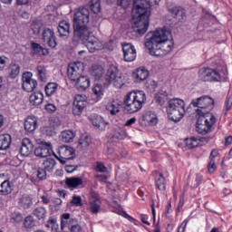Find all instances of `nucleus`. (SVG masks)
I'll list each match as a JSON object with an SVG mask.
<instances>
[{
	"instance_id": "obj_18",
	"label": "nucleus",
	"mask_w": 232,
	"mask_h": 232,
	"mask_svg": "<svg viewBox=\"0 0 232 232\" xmlns=\"http://www.w3.org/2000/svg\"><path fill=\"white\" fill-rule=\"evenodd\" d=\"M72 222H73V219L70 218V214H63L61 221L62 229H64V227H69L71 232H82V227H81V225L70 226Z\"/></svg>"
},
{
	"instance_id": "obj_38",
	"label": "nucleus",
	"mask_w": 232,
	"mask_h": 232,
	"mask_svg": "<svg viewBox=\"0 0 232 232\" xmlns=\"http://www.w3.org/2000/svg\"><path fill=\"white\" fill-rule=\"evenodd\" d=\"M59 85L55 82H49L45 86V93L48 97H52L55 92H57V88Z\"/></svg>"
},
{
	"instance_id": "obj_35",
	"label": "nucleus",
	"mask_w": 232,
	"mask_h": 232,
	"mask_svg": "<svg viewBox=\"0 0 232 232\" xmlns=\"http://www.w3.org/2000/svg\"><path fill=\"white\" fill-rule=\"evenodd\" d=\"M106 110L111 113V115H117V113L121 111V105L119 102L113 101L107 104Z\"/></svg>"
},
{
	"instance_id": "obj_23",
	"label": "nucleus",
	"mask_w": 232,
	"mask_h": 232,
	"mask_svg": "<svg viewBox=\"0 0 232 232\" xmlns=\"http://www.w3.org/2000/svg\"><path fill=\"white\" fill-rule=\"evenodd\" d=\"M133 77L137 82H142V81H146L150 77V72L144 67H140L133 72Z\"/></svg>"
},
{
	"instance_id": "obj_46",
	"label": "nucleus",
	"mask_w": 232,
	"mask_h": 232,
	"mask_svg": "<svg viewBox=\"0 0 232 232\" xmlns=\"http://www.w3.org/2000/svg\"><path fill=\"white\" fill-rule=\"evenodd\" d=\"M46 227H50L52 231L57 232V230L59 229V225L57 224V220L53 218H50L47 221Z\"/></svg>"
},
{
	"instance_id": "obj_37",
	"label": "nucleus",
	"mask_w": 232,
	"mask_h": 232,
	"mask_svg": "<svg viewBox=\"0 0 232 232\" xmlns=\"http://www.w3.org/2000/svg\"><path fill=\"white\" fill-rule=\"evenodd\" d=\"M158 179L156 180V184L158 186V189L160 191H164L166 189V178H164V174L162 172H157Z\"/></svg>"
},
{
	"instance_id": "obj_61",
	"label": "nucleus",
	"mask_w": 232,
	"mask_h": 232,
	"mask_svg": "<svg viewBox=\"0 0 232 232\" xmlns=\"http://www.w3.org/2000/svg\"><path fill=\"white\" fill-rule=\"evenodd\" d=\"M135 122H137V118L133 117V118H130V120H127L124 126H127V127L132 126V124H135Z\"/></svg>"
},
{
	"instance_id": "obj_30",
	"label": "nucleus",
	"mask_w": 232,
	"mask_h": 232,
	"mask_svg": "<svg viewBox=\"0 0 232 232\" xmlns=\"http://www.w3.org/2000/svg\"><path fill=\"white\" fill-rule=\"evenodd\" d=\"M44 99V95L42 92H36L31 94L29 101L33 106H41L43 104V101Z\"/></svg>"
},
{
	"instance_id": "obj_63",
	"label": "nucleus",
	"mask_w": 232,
	"mask_h": 232,
	"mask_svg": "<svg viewBox=\"0 0 232 232\" xmlns=\"http://www.w3.org/2000/svg\"><path fill=\"white\" fill-rule=\"evenodd\" d=\"M13 220H14L17 224H19V222H23V216L21 214H15L13 217Z\"/></svg>"
},
{
	"instance_id": "obj_41",
	"label": "nucleus",
	"mask_w": 232,
	"mask_h": 232,
	"mask_svg": "<svg viewBox=\"0 0 232 232\" xmlns=\"http://www.w3.org/2000/svg\"><path fill=\"white\" fill-rule=\"evenodd\" d=\"M36 70L40 81H46V67H44V65H37Z\"/></svg>"
},
{
	"instance_id": "obj_45",
	"label": "nucleus",
	"mask_w": 232,
	"mask_h": 232,
	"mask_svg": "<svg viewBox=\"0 0 232 232\" xmlns=\"http://www.w3.org/2000/svg\"><path fill=\"white\" fill-rule=\"evenodd\" d=\"M92 75L96 81H101L102 75H104V69L102 67H98L92 71Z\"/></svg>"
},
{
	"instance_id": "obj_16",
	"label": "nucleus",
	"mask_w": 232,
	"mask_h": 232,
	"mask_svg": "<svg viewBox=\"0 0 232 232\" xmlns=\"http://www.w3.org/2000/svg\"><path fill=\"white\" fill-rule=\"evenodd\" d=\"M43 41L46 43L50 48L57 47V38L55 37L53 29L45 28L43 31Z\"/></svg>"
},
{
	"instance_id": "obj_6",
	"label": "nucleus",
	"mask_w": 232,
	"mask_h": 232,
	"mask_svg": "<svg viewBox=\"0 0 232 232\" xmlns=\"http://www.w3.org/2000/svg\"><path fill=\"white\" fill-rule=\"evenodd\" d=\"M191 104L194 108H198L196 110L198 115H211L209 111L215 107V100L209 96H202L192 100Z\"/></svg>"
},
{
	"instance_id": "obj_21",
	"label": "nucleus",
	"mask_w": 232,
	"mask_h": 232,
	"mask_svg": "<svg viewBox=\"0 0 232 232\" xmlns=\"http://www.w3.org/2000/svg\"><path fill=\"white\" fill-rule=\"evenodd\" d=\"M65 184L68 188L77 189V188H84V180L78 177L66 178Z\"/></svg>"
},
{
	"instance_id": "obj_11",
	"label": "nucleus",
	"mask_w": 232,
	"mask_h": 232,
	"mask_svg": "<svg viewBox=\"0 0 232 232\" xmlns=\"http://www.w3.org/2000/svg\"><path fill=\"white\" fill-rule=\"evenodd\" d=\"M199 79L204 82H213V81H220V73L214 69L208 67H203L198 71Z\"/></svg>"
},
{
	"instance_id": "obj_34",
	"label": "nucleus",
	"mask_w": 232,
	"mask_h": 232,
	"mask_svg": "<svg viewBox=\"0 0 232 232\" xmlns=\"http://www.w3.org/2000/svg\"><path fill=\"white\" fill-rule=\"evenodd\" d=\"M74 84H77L78 90H87V88H90V78L87 76H80Z\"/></svg>"
},
{
	"instance_id": "obj_53",
	"label": "nucleus",
	"mask_w": 232,
	"mask_h": 232,
	"mask_svg": "<svg viewBox=\"0 0 232 232\" xmlns=\"http://www.w3.org/2000/svg\"><path fill=\"white\" fill-rule=\"evenodd\" d=\"M49 122L52 128H59V126H61V120H59V118H53L49 120Z\"/></svg>"
},
{
	"instance_id": "obj_32",
	"label": "nucleus",
	"mask_w": 232,
	"mask_h": 232,
	"mask_svg": "<svg viewBox=\"0 0 232 232\" xmlns=\"http://www.w3.org/2000/svg\"><path fill=\"white\" fill-rule=\"evenodd\" d=\"M20 72L21 66L17 63H11L7 69L8 77H10V79H15L18 77Z\"/></svg>"
},
{
	"instance_id": "obj_58",
	"label": "nucleus",
	"mask_w": 232,
	"mask_h": 232,
	"mask_svg": "<svg viewBox=\"0 0 232 232\" xmlns=\"http://www.w3.org/2000/svg\"><path fill=\"white\" fill-rule=\"evenodd\" d=\"M232 108V96H228L226 102V111H229Z\"/></svg>"
},
{
	"instance_id": "obj_51",
	"label": "nucleus",
	"mask_w": 232,
	"mask_h": 232,
	"mask_svg": "<svg viewBox=\"0 0 232 232\" xmlns=\"http://www.w3.org/2000/svg\"><path fill=\"white\" fill-rule=\"evenodd\" d=\"M31 28L34 35H39V34H41V24L34 22Z\"/></svg>"
},
{
	"instance_id": "obj_44",
	"label": "nucleus",
	"mask_w": 232,
	"mask_h": 232,
	"mask_svg": "<svg viewBox=\"0 0 232 232\" xmlns=\"http://www.w3.org/2000/svg\"><path fill=\"white\" fill-rule=\"evenodd\" d=\"M91 10L93 14H99L101 12V0H92Z\"/></svg>"
},
{
	"instance_id": "obj_19",
	"label": "nucleus",
	"mask_w": 232,
	"mask_h": 232,
	"mask_svg": "<svg viewBox=\"0 0 232 232\" xmlns=\"http://www.w3.org/2000/svg\"><path fill=\"white\" fill-rule=\"evenodd\" d=\"M169 14H171L172 17L178 21V23H182L188 19V15L186 14V10L181 6H174L169 9Z\"/></svg>"
},
{
	"instance_id": "obj_9",
	"label": "nucleus",
	"mask_w": 232,
	"mask_h": 232,
	"mask_svg": "<svg viewBox=\"0 0 232 232\" xmlns=\"http://www.w3.org/2000/svg\"><path fill=\"white\" fill-rule=\"evenodd\" d=\"M84 72V65L81 62H74L69 63L67 68V77L72 81V82H77V79L82 75Z\"/></svg>"
},
{
	"instance_id": "obj_62",
	"label": "nucleus",
	"mask_w": 232,
	"mask_h": 232,
	"mask_svg": "<svg viewBox=\"0 0 232 232\" xmlns=\"http://www.w3.org/2000/svg\"><path fill=\"white\" fill-rule=\"evenodd\" d=\"M186 226H188V219H185L181 226L179 227L178 232H184L186 229Z\"/></svg>"
},
{
	"instance_id": "obj_24",
	"label": "nucleus",
	"mask_w": 232,
	"mask_h": 232,
	"mask_svg": "<svg viewBox=\"0 0 232 232\" xmlns=\"http://www.w3.org/2000/svg\"><path fill=\"white\" fill-rule=\"evenodd\" d=\"M10 144H12V136L10 134L0 135V151L8 150Z\"/></svg>"
},
{
	"instance_id": "obj_13",
	"label": "nucleus",
	"mask_w": 232,
	"mask_h": 232,
	"mask_svg": "<svg viewBox=\"0 0 232 232\" xmlns=\"http://www.w3.org/2000/svg\"><path fill=\"white\" fill-rule=\"evenodd\" d=\"M34 74L32 72H24L22 75V88L24 92H32L34 90L37 88V80L32 78Z\"/></svg>"
},
{
	"instance_id": "obj_43",
	"label": "nucleus",
	"mask_w": 232,
	"mask_h": 232,
	"mask_svg": "<svg viewBox=\"0 0 232 232\" xmlns=\"http://www.w3.org/2000/svg\"><path fill=\"white\" fill-rule=\"evenodd\" d=\"M200 143L198 142V138H195V137H192L190 139H187L186 140V145L187 147H188L190 150L193 149V148H197L198 147Z\"/></svg>"
},
{
	"instance_id": "obj_40",
	"label": "nucleus",
	"mask_w": 232,
	"mask_h": 232,
	"mask_svg": "<svg viewBox=\"0 0 232 232\" xmlns=\"http://www.w3.org/2000/svg\"><path fill=\"white\" fill-rule=\"evenodd\" d=\"M31 48L33 50V53H34L35 55H46V53H44V48H43V46H41V44L37 43H32Z\"/></svg>"
},
{
	"instance_id": "obj_57",
	"label": "nucleus",
	"mask_w": 232,
	"mask_h": 232,
	"mask_svg": "<svg viewBox=\"0 0 232 232\" xmlns=\"http://www.w3.org/2000/svg\"><path fill=\"white\" fill-rule=\"evenodd\" d=\"M45 110L46 111H48V113H53L57 111V107H55V105L52 103H48L47 105H45Z\"/></svg>"
},
{
	"instance_id": "obj_12",
	"label": "nucleus",
	"mask_w": 232,
	"mask_h": 232,
	"mask_svg": "<svg viewBox=\"0 0 232 232\" xmlns=\"http://www.w3.org/2000/svg\"><path fill=\"white\" fill-rule=\"evenodd\" d=\"M59 157L55 156L61 164H66V160H72L75 159V150L70 146H62L58 150Z\"/></svg>"
},
{
	"instance_id": "obj_8",
	"label": "nucleus",
	"mask_w": 232,
	"mask_h": 232,
	"mask_svg": "<svg viewBox=\"0 0 232 232\" xmlns=\"http://www.w3.org/2000/svg\"><path fill=\"white\" fill-rule=\"evenodd\" d=\"M105 81L109 84H111L112 82L116 88H121L122 84H124L122 76L119 73V69L115 65H111L109 67Z\"/></svg>"
},
{
	"instance_id": "obj_17",
	"label": "nucleus",
	"mask_w": 232,
	"mask_h": 232,
	"mask_svg": "<svg viewBox=\"0 0 232 232\" xmlns=\"http://www.w3.org/2000/svg\"><path fill=\"white\" fill-rule=\"evenodd\" d=\"M102 206V202L101 201V197L97 192H91L90 198V209L93 215H97L101 211V208Z\"/></svg>"
},
{
	"instance_id": "obj_42",
	"label": "nucleus",
	"mask_w": 232,
	"mask_h": 232,
	"mask_svg": "<svg viewBox=\"0 0 232 232\" xmlns=\"http://www.w3.org/2000/svg\"><path fill=\"white\" fill-rule=\"evenodd\" d=\"M24 226L26 229H32V227H35V219H34V217H26L24 222Z\"/></svg>"
},
{
	"instance_id": "obj_3",
	"label": "nucleus",
	"mask_w": 232,
	"mask_h": 232,
	"mask_svg": "<svg viewBox=\"0 0 232 232\" xmlns=\"http://www.w3.org/2000/svg\"><path fill=\"white\" fill-rule=\"evenodd\" d=\"M160 0H140L137 7L132 8V25L133 32L139 35H144L150 26V8L153 5H159Z\"/></svg>"
},
{
	"instance_id": "obj_29",
	"label": "nucleus",
	"mask_w": 232,
	"mask_h": 232,
	"mask_svg": "<svg viewBox=\"0 0 232 232\" xmlns=\"http://www.w3.org/2000/svg\"><path fill=\"white\" fill-rule=\"evenodd\" d=\"M18 204L20 208H23L24 209H29V208H32L34 205V199L30 196L24 195L19 198Z\"/></svg>"
},
{
	"instance_id": "obj_59",
	"label": "nucleus",
	"mask_w": 232,
	"mask_h": 232,
	"mask_svg": "<svg viewBox=\"0 0 232 232\" xmlns=\"http://www.w3.org/2000/svg\"><path fill=\"white\" fill-rule=\"evenodd\" d=\"M124 218H128L130 222H132V224H135V226H139V221L133 218L131 216L128 215L126 212H124Z\"/></svg>"
},
{
	"instance_id": "obj_47",
	"label": "nucleus",
	"mask_w": 232,
	"mask_h": 232,
	"mask_svg": "<svg viewBox=\"0 0 232 232\" xmlns=\"http://www.w3.org/2000/svg\"><path fill=\"white\" fill-rule=\"evenodd\" d=\"M155 101L160 106H164L166 101H168V97L162 93H158L155 95Z\"/></svg>"
},
{
	"instance_id": "obj_20",
	"label": "nucleus",
	"mask_w": 232,
	"mask_h": 232,
	"mask_svg": "<svg viewBox=\"0 0 232 232\" xmlns=\"http://www.w3.org/2000/svg\"><path fill=\"white\" fill-rule=\"evenodd\" d=\"M32 151H34V143H32V140L28 138H24L22 140V146L20 149V153L22 157H28L32 154Z\"/></svg>"
},
{
	"instance_id": "obj_50",
	"label": "nucleus",
	"mask_w": 232,
	"mask_h": 232,
	"mask_svg": "<svg viewBox=\"0 0 232 232\" xmlns=\"http://www.w3.org/2000/svg\"><path fill=\"white\" fill-rule=\"evenodd\" d=\"M95 170L98 171L99 173H106V171H108V168H106V166H104V163L97 162Z\"/></svg>"
},
{
	"instance_id": "obj_26",
	"label": "nucleus",
	"mask_w": 232,
	"mask_h": 232,
	"mask_svg": "<svg viewBox=\"0 0 232 232\" xmlns=\"http://www.w3.org/2000/svg\"><path fill=\"white\" fill-rule=\"evenodd\" d=\"M58 34H60V37H68V35H70V23L67 21L60 22L58 25Z\"/></svg>"
},
{
	"instance_id": "obj_48",
	"label": "nucleus",
	"mask_w": 232,
	"mask_h": 232,
	"mask_svg": "<svg viewBox=\"0 0 232 232\" xmlns=\"http://www.w3.org/2000/svg\"><path fill=\"white\" fill-rule=\"evenodd\" d=\"M200 182H202V176L197 174L195 179L190 181V186L194 188H198V186H200Z\"/></svg>"
},
{
	"instance_id": "obj_4",
	"label": "nucleus",
	"mask_w": 232,
	"mask_h": 232,
	"mask_svg": "<svg viewBox=\"0 0 232 232\" xmlns=\"http://www.w3.org/2000/svg\"><path fill=\"white\" fill-rule=\"evenodd\" d=\"M126 113H137L146 104V93L143 91L129 92L123 101Z\"/></svg>"
},
{
	"instance_id": "obj_5",
	"label": "nucleus",
	"mask_w": 232,
	"mask_h": 232,
	"mask_svg": "<svg viewBox=\"0 0 232 232\" xmlns=\"http://www.w3.org/2000/svg\"><path fill=\"white\" fill-rule=\"evenodd\" d=\"M167 113L169 119L174 122L182 121L184 115H186V103L183 100L179 98L169 100L168 102Z\"/></svg>"
},
{
	"instance_id": "obj_2",
	"label": "nucleus",
	"mask_w": 232,
	"mask_h": 232,
	"mask_svg": "<svg viewBox=\"0 0 232 232\" xmlns=\"http://www.w3.org/2000/svg\"><path fill=\"white\" fill-rule=\"evenodd\" d=\"M171 32L167 29H157L145 42V46L148 48L150 55L155 57H165L173 50V42L169 40Z\"/></svg>"
},
{
	"instance_id": "obj_15",
	"label": "nucleus",
	"mask_w": 232,
	"mask_h": 232,
	"mask_svg": "<svg viewBox=\"0 0 232 232\" xmlns=\"http://www.w3.org/2000/svg\"><path fill=\"white\" fill-rule=\"evenodd\" d=\"M122 52L124 61H126V63H133V61L137 59V50L135 49V46H133V44H123Z\"/></svg>"
},
{
	"instance_id": "obj_25",
	"label": "nucleus",
	"mask_w": 232,
	"mask_h": 232,
	"mask_svg": "<svg viewBox=\"0 0 232 232\" xmlns=\"http://www.w3.org/2000/svg\"><path fill=\"white\" fill-rule=\"evenodd\" d=\"M42 166L47 173H52L57 166V161L54 159L48 158L43 161Z\"/></svg>"
},
{
	"instance_id": "obj_55",
	"label": "nucleus",
	"mask_w": 232,
	"mask_h": 232,
	"mask_svg": "<svg viewBox=\"0 0 232 232\" xmlns=\"http://www.w3.org/2000/svg\"><path fill=\"white\" fill-rule=\"evenodd\" d=\"M208 168V173H215V171H217V164L215 163V160H210Z\"/></svg>"
},
{
	"instance_id": "obj_22",
	"label": "nucleus",
	"mask_w": 232,
	"mask_h": 232,
	"mask_svg": "<svg viewBox=\"0 0 232 232\" xmlns=\"http://www.w3.org/2000/svg\"><path fill=\"white\" fill-rule=\"evenodd\" d=\"M24 130L27 133H33L37 130V118L34 116H28L24 121Z\"/></svg>"
},
{
	"instance_id": "obj_60",
	"label": "nucleus",
	"mask_w": 232,
	"mask_h": 232,
	"mask_svg": "<svg viewBox=\"0 0 232 232\" xmlns=\"http://www.w3.org/2000/svg\"><path fill=\"white\" fill-rule=\"evenodd\" d=\"M183 207H184V195H181L177 207V211H180V209H182Z\"/></svg>"
},
{
	"instance_id": "obj_27",
	"label": "nucleus",
	"mask_w": 232,
	"mask_h": 232,
	"mask_svg": "<svg viewBox=\"0 0 232 232\" xmlns=\"http://www.w3.org/2000/svg\"><path fill=\"white\" fill-rule=\"evenodd\" d=\"M33 215L37 218V220L44 222V220H46L48 211L44 208V207H38L34 209Z\"/></svg>"
},
{
	"instance_id": "obj_10",
	"label": "nucleus",
	"mask_w": 232,
	"mask_h": 232,
	"mask_svg": "<svg viewBox=\"0 0 232 232\" xmlns=\"http://www.w3.org/2000/svg\"><path fill=\"white\" fill-rule=\"evenodd\" d=\"M36 144L39 146L34 150L35 157L38 159H46L52 155V143L37 139Z\"/></svg>"
},
{
	"instance_id": "obj_56",
	"label": "nucleus",
	"mask_w": 232,
	"mask_h": 232,
	"mask_svg": "<svg viewBox=\"0 0 232 232\" xmlns=\"http://www.w3.org/2000/svg\"><path fill=\"white\" fill-rule=\"evenodd\" d=\"M92 91H93V93H94L95 95H98V96L102 95V85H101V84H96V85L94 86V88L92 89Z\"/></svg>"
},
{
	"instance_id": "obj_31",
	"label": "nucleus",
	"mask_w": 232,
	"mask_h": 232,
	"mask_svg": "<svg viewBox=\"0 0 232 232\" xmlns=\"http://www.w3.org/2000/svg\"><path fill=\"white\" fill-rule=\"evenodd\" d=\"M12 191H14V188L12 187V183L10 182V180L5 179L0 184V195H10Z\"/></svg>"
},
{
	"instance_id": "obj_54",
	"label": "nucleus",
	"mask_w": 232,
	"mask_h": 232,
	"mask_svg": "<svg viewBox=\"0 0 232 232\" xmlns=\"http://www.w3.org/2000/svg\"><path fill=\"white\" fill-rule=\"evenodd\" d=\"M117 5L118 6H122V8H128L131 5V0H118Z\"/></svg>"
},
{
	"instance_id": "obj_49",
	"label": "nucleus",
	"mask_w": 232,
	"mask_h": 232,
	"mask_svg": "<svg viewBox=\"0 0 232 232\" xmlns=\"http://www.w3.org/2000/svg\"><path fill=\"white\" fill-rule=\"evenodd\" d=\"M46 173H48V172L44 169L38 168L37 179H39V180H46Z\"/></svg>"
},
{
	"instance_id": "obj_52",
	"label": "nucleus",
	"mask_w": 232,
	"mask_h": 232,
	"mask_svg": "<svg viewBox=\"0 0 232 232\" xmlns=\"http://www.w3.org/2000/svg\"><path fill=\"white\" fill-rule=\"evenodd\" d=\"M71 204L76 207L82 206V198L81 196H73Z\"/></svg>"
},
{
	"instance_id": "obj_33",
	"label": "nucleus",
	"mask_w": 232,
	"mask_h": 232,
	"mask_svg": "<svg viewBox=\"0 0 232 232\" xmlns=\"http://www.w3.org/2000/svg\"><path fill=\"white\" fill-rule=\"evenodd\" d=\"M92 124L98 130H101V131H104L106 130V127L108 126V122L104 121V118L102 116H96L92 119Z\"/></svg>"
},
{
	"instance_id": "obj_36",
	"label": "nucleus",
	"mask_w": 232,
	"mask_h": 232,
	"mask_svg": "<svg viewBox=\"0 0 232 232\" xmlns=\"http://www.w3.org/2000/svg\"><path fill=\"white\" fill-rule=\"evenodd\" d=\"M61 139L63 142H73V139H75V132L70 130H63L61 133Z\"/></svg>"
},
{
	"instance_id": "obj_28",
	"label": "nucleus",
	"mask_w": 232,
	"mask_h": 232,
	"mask_svg": "<svg viewBox=\"0 0 232 232\" xmlns=\"http://www.w3.org/2000/svg\"><path fill=\"white\" fill-rule=\"evenodd\" d=\"M143 121L146 124H149V126H155L158 122L157 114L151 111H148L143 115Z\"/></svg>"
},
{
	"instance_id": "obj_14",
	"label": "nucleus",
	"mask_w": 232,
	"mask_h": 232,
	"mask_svg": "<svg viewBox=\"0 0 232 232\" xmlns=\"http://www.w3.org/2000/svg\"><path fill=\"white\" fill-rule=\"evenodd\" d=\"M88 106V102H86V96H82L78 94L74 98L73 105H72V113L73 115L80 116L84 111V108Z\"/></svg>"
},
{
	"instance_id": "obj_39",
	"label": "nucleus",
	"mask_w": 232,
	"mask_h": 232,
	"mask_svg": "<svg viewBox=\"0 0 232 232\" xmlns=\"http://www.w3.org/2000/svg\"><path fill=\"white\" fill-rule=\"evenodd\" d=\"M91 142L92 140L90 139V137L84 136L83 138L79 140L77 148L78 150H86V148L90 146Z\"/></svg>"
},
{
	"instance_id": "obj_1",
	"label": "nucleus",
	"mask_w": 232,
	"mask_h": 232,
	"mask_svg": "<svg viewBox=\"0 0 232 232\" xmlns=\"http://www.w3.org/2000/svg\"><path fill=\"white\" fill-rule=\"evenodd\" d=\"M90 24V9L80 7L73 16V35L76 41H82L88 48L91 53L96 50H101L102 44L95 35L89 26Z\"/></svg>"
},
{
	"instance_id": "obj_64",
	"label": "nucleus",
	"mask_w": 232,
	"mask_h": 232,
	"mask_svg": "<svg viewBox=\"0 0 232 232\" xmlns=\"http://www.w3.org/2000/svg\"><path fill=\"white\" fill-rule=\"evenodd\" d=\"M218 157V150H212L211 153H210V160H215V158Z\"/></svg>"
},
{
	"instance_id": "obj_7",
	"label": "nucleus",
	"mask_w": 232,
	"mask_h": 232,
	"mask_svg": "<svg viewBox=\"0 0 232 232\" xmlns=\"http://www.w3.org/2000/svg\"><path fill=\"white\" fill-rule=\"evenodd\" d=\"M198 121L196 130L200 135H208L211 131L215 122H217V118L213 114H198Z\"/></svg>"
}]
</instances>
